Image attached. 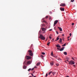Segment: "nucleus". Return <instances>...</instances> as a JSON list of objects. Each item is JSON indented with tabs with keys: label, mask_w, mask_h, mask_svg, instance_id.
<instances>
[{
	"label": "nucleus",
	"mask_w": 77,
	"mask_h": 77,
	"mask_svg": "<svg viewBox=\"0 0 77 77\" xmlns=\"http://www.w3.org/2000/svg\"><path fill=\"white\" fill-rule=\"evenodd\" d=\"M39 38H40L41 39H42V40H45V38L44 36H43L42 35H40V37H39Z\"/></svg>",
	"instance_id": "1"
},
{
	"label": "nucleus",
	"mask_w": 77,
	"mask_h": 77,
	"mask_svg": "<svg viewBox=\"0 0 77 77\" xmlns=\"http://www.w3.org/2000/svg\"><path fill=\"white\" fill-rule=\"evenodd\" d=\"M69 63V65H74L75 63V62L74 61L71 60Z\"/></svg>",
	"instance_id": "2"
},
{
	"label": "nucleus",
	"mask_w": 77,
	"mask_h": 77,
	"mask_svg": "<svg viewBox=\"0 0 77 77\" xmlns=\"http://www.w3.org/2000/svg\"><path fill=\"white\" fill-rule=\"evenodd\" d=\"M28 51L29 52L28 53L29 55H30V56H33V54L32 53V51L29 50Z\"/></svg>",
	"instance_id": "3"
},
{
	"label": "nucleus",
	"mask_w": 77,
	"mask_h": 77,
	"mask_svg": "<svg viewBox=\"0 0 77 77\" xmlns=\"http://www.w3.org/2000/svg\"><path fill=\"white\" fill-rule=\"evenodd\" d=\"M26 57L27 59L29 60L32 59V57L29 56H26Z\"/></svg>",
	"instance_id": "4"
},
{
	"label": "nucleus",
	"mask_w": 77,
	"mask_h": 77,
	"mask_svg": "<svg viewBox=\"0 0 77 77\" xmlns=\"http://www.w3.org/2000/svg\"><path fill=\"white\" fill-rule=\"evenodd\" d=\"M42 20H44V19H42V23H47V22H46V21L45 20H43V21H42Z\"/></svg>",
	"instance_id": "5"
},
{
	"label": "nucleus",
	"mask_w": 77,
	"mask_h": 77,
	"mask_svg": "<svg viewBox=\"0 0 77 77\" xmlns=\"http://www.w3.org/2000/svg\"><path fill=\"white\" fill-rule=\"evenodd\" d=\"M33 69H34V68H32V69L31 68H29L28 70V71H33Z\"/></svg>",
	"instance_id": "6"
},
{
	"label": "nucleus",
	"mask_w": 77,
	"mask_h": 77,
	"mask_svg": "<svg viewBox=\"0 0 77 77\" xmlns=\"http://www.w3.org/2000/svg\"><path fill=\"white\" fill-rule=\"evenodd\" d=\"M60 6H65V4L61 3L60 5Z\"/></svg>",
	"instance_id": "7"
},
{
	"label": "nucleus",
	"mask_w": 77,
	"mask_h": 77,
	"mask_svg": "<svg viewBox=\"0 0 77 77\" xmlns=\"http://www.w3.org/2000/svg\"><path fill=\"white\" fill-rule=\"evenodd\" d=\"M27 64L28 65L31 64V61H27Z\"/></svg>",
	"instance_id": "8"
},
{
	"label": "nucleus",
	"mask_w": 77,
	"mask_h": 77,
	"mask_svg": "<svg viewBox=\"0 0 77 77\" xmlns=\"http://www.w3.org/2000/svg\"><path fill=\"white\" fill-rule=\"evenodd\" d=\"M64 47H62L61 49H60V51H63V50H64Z\"/></svg>",
	"instance_id": "9"
},
{
	"label": "nucleus",
	"mask_w": 77,
	"mask_h": 77,
	"mask_svg": "<svg viewBox=\"0 0 77 77\" xmlns=\"http://www.w3.org/2000/svg\"><path fill=\"white\" fill-rule=\"evenodd\" d=\"M58 29H59L60 31V32H62V28H60V27H58Z\"/></svg>",
	"instance_id": "10"
},
{
	"label": "nucleus",
	"mask_w": 77,
	"mask_h": 77,
	"mask_svg": "<svg viewBox=\"0 0 77 77\" xmlns=\"http://www.w3.org/2000/svg\"><path fill=\"white\" fill-rule=\"evenodd\" d=\"M60 10L61 11H64V10H65V9L63 8H60Z\"/></svg>",
	"instance_id": "11"
},
{
	"label": "nucleus",
	"mask_w": 77,
	"mask_h": 77,
	"mask_svg": "<svg viewBox=\"0 0 77 77\" xmlns=\"http://www.w3.org/2000/svg\"><path fill=\"white\" fill-rule=\"evenodd\" d=\"M57 23H58V20H56L54 22V23L55 24H57Z\"/></svg>",
	"instance_id": "12"
},
{
	"label": "nucleus",
	"mask_w": 77,
	"mask_h": 77,
	"mask_svg": "<svg viewBox=\"0 0 77 77\" xmlns=\"http://www.w3.org/2000/svg\"><path fill=\"white\" fill-rule=\"evenodd\" d=\"M41 64V63L40 62H39L36 65V66H39V65H40Z\"/></svg>",
	"instance_id": "13"
},
{
	"label": "nucleus",
	"mask_w": 77,
	"mask_h": 77,
	"mask_svg": "<svg viewBox=\"0 0 77 77\" xmlns=\"http://www.w3.org/2000/svg\"><path fill=\"white\" fill-rule=\"evenodd\" d=\"M45 26V24L43 23L41 25V27H44Z\"/></svg>",
	"instance_id": "14"
},
{
	"label": "nucleus",
	"mask_w": 77,
	"mask_h": 77,
	"mask_svg": "<svg viewBox=\"0 0 77 77\" xmlns=\"http://www.w3.org/2000/svg\"><path fill=\"white\" fill-rule=\"evenodd\" d=\"M59 36H58L57 37V40H55V41H58V40H59Z\"/></svg>",
	"instance_id": "15"
},
{
	"label": "nucleus",
	"mask_w": 77,
	"mask_h": 77,
	"mask_svg": "<svg viewBox=\"0 0 77 77\" xmlns=\"http://www.w3.org/2000/svg\"><path fill=\"white\" fill-rule=\"evenodd\" d=\"M42 31H44V30H45V28H42Z\"/></svg>",
	"instance_id": "16"
},
{
	"label": "nucleus",
	"mask_w": 77,
	"mask_h": 77,
	"mask_svg": "<svg viewBox=\"0 0 77 77\" xmlns=\"http://www.w3.org/2000/svg\"><path fill=\"white\" fill-rule=\"evenodd\" d=\"M49 38H50V39H52V38H51V35H50L49 36Z\"/></svg>",
	"instance_id": "17"
},
{
	"label": "nucleus",
	"mask_w": 77,
	"mask_h": 77,
	"mask_svg": "<svg viewBox=\"0 0 77 77\" xmlns=\"http://www.w3.org/2000/svg\"><path fill=\"white\" fill-rule=\"evenodd\" d=\"M64 54L65 55H67V52H64Z\"/></svg>",
	"instance_id": "18"
},
{
	"label": "nucleus",
	"mask_w": 77,
	"mask_h": 77,
	"mask_svg": "<svg viewBox=\"0 0 77 77\" xmlns=\"http://www.w3.org/2000/svg\"><path fill=\"white\" fill-rule=\"evenodd\" d=\"M23 69H26V66L25 65L23 66Z\"/></svg>",
	"instance_id": "19"
},
{
	"label": "nucleus",
	"mask_w": 77,
	"mask_h": 77,
	"mask_svg": "<svg viewBox=\"0 0 77 77\" xmlns=\"http://www.w3.org/2000/svg\"><path fill=\"white\" fill-rule=\"evenodd\" d=\"M57 47H58L59 48H60V46L59 45H57L56 46Z\"/></svg>",
	"instance_id": "20"
},
{
	"label": "nucleus",
	"mask_w": 77,
	"mask_h": 77,
	"mask_svg": "<svg viewBox=\"0 0 77 77\" xmlns=\"http://www.w3.org/2000/svg\"><path fill=\"white\" fill-rule=\"evenodd\" d=\"M51 56H53V51L51 52Z\"/></svg>",
	"instance_id": "21"
},
{
	"label": "nucleus",
	"mask_w": 77,
	"mask_h": 77,
	"mask_svg": "<svg viewBox=\"0 0 77 77\" xmlns=\"http://www.w3.org/2000/svg\"><path fill=\"white\" fill-rule=\"evenodd\" d=\"M50 64L51 66H52L53 65V62L51 63Z\"/></svg>",
	"instance_id": "22"
},
{
	"label": "nucleus",
	"mask_w": 77,
	"mask_h": 77,
	"mask_svg": "<svg viewBox=\"0 0 77 77\" xmlns=\"http://www.w3.org/2000/svg\"><path fill=\"white\" fill-rule=\"evenodd\" d=\"M62 38H60V40H59L60 42H62Z\"/></svg>",
	"instance_id": "23"
},
{
	"label": "nucleus",
	"mask_w": 77,
	"mask_h": 77,
	"mask_svg": "<svg viewBox=\"0 0 77 77\" xmlns=\"http://www.w3.org/2000/svg\"><path fill=\"white\" fill-rule=\"evenodd\" d=\"M51 73H53V72H49V73H48V75H50V74H51Z\"/></svg>",
	"instance_id": "24"
},
{
	"label": "nucleus",
	"mask_w": 77,
	"mask_h": 77,
	"mask_svg": "<svg viewBox=\"0 0 77 77\" xmlns=\"http://www.w3.org/2000/svg\"><path fill=\"white\" fill-rule=\"evenodd\" d=\"M65 46H66V44H64L63 45H62V47H65Z\"/></svg>",
	"instance_id": "25"
},
{
	"label": "nucleus",
	"mask_w": 77,
	"mask_h": 77,
	"mask_svg": "<svg viewBox=\"0 0 77 77\" xmlns=\"http://www.w3.org/2000/svg\"><path fill=\"white\" fill-rule=\"evenodd\" d=\"M41 57H42V59H43V57H44V56L43 55H42L41 56Z\"/></svg>",
	"instance_id": "26"
},
{
	"label": "nucleus",
	"mask_w": 77,
	"mask_h": 77,
	"mask_svg": "<svg viewBox=\"0 0 77 77\" xmlns=\"http://www.w3.org/2000/svg\"><path fill=\"white\" fill-rule=\"evenodd\" d=\"M45 53L44 52H42V54H43V55H45Z\"/></svg>",
	"instance_id": "27"
},
{
	"label": "nucleus",
	"mask_w": 77,
	"mask_h": 77,
	"mask_svg": "<svg viewBox=\"0 0 77 77\" xmlns=\"http://www.w3.org/2000/svg\"><path fill=\"white\" fill-rule=\"evenodd\" d=\"M50 44V42H48L47 44V45H49Z\"/></svg>",
	"instance_id": "28"
},
{
	"label": "nucleus",
	"mask_w": 77,
	"mask_h": 77,
	"mask_svg": "<svg viewBox=\"0 0 77 77\" xmlns=\"http://www.w3.org/2000/svg\"><path fill=\"white\" fill-rule=\"evenodd\" d=\"M26 61L24 62L23 63V65H26Z\"/></svg>",
	"instance_id": "29"
},
{
	"label": "nucleus",
	"mask_w": 77,
	"mask_h": 77,
	"mask_svg": "<svg viewBox=\"0 0 77 77\" xmlns=\"http://www.w3.org/2000/svg\"><path fill=\"white\" fill-rule=\"evenodd\" d=\"M74 1V0H71V2H73Z\"/></svg>",
	"instance_id": "30"
},
{
	"label": "nucleus",
	"mask_w": 77,
	"mask_h": 77,
	"mask_svg": "<svg viewBox=\"0 0 77 77\" xmlns=\"http://www.w3.org/2000/svg\"><path fill=\"white\" fill-rule=\"evenodd\" d=\"M66 59L67 60H69V58L68 57L66 58Z\"/></svg>",
	"instance_id": "31"
},
{
	"label": "nucleus",
	"mask_w": 77,
	"mask_h": 77,
	"mask_svg": "<svg viewBox=\"0 0 77 77\" xmlns=\"http://www.w3.org/2000/svg\"><path fill=\"white\" fill-rule=\"evenodd\" d=\"M48 76V73H47L46 75V77H47Z\"/></svg>",
	"instance_id": "32"
},
{
	"label": "nucleus",
	"mask_w": 77,
	"mask_h": 77,
	"mask_svg": "<svg viewBox=\"0 0 77 77\" xmlns=\"http://www.w3.org/2000/svg\"><path fill=\"white\" fill-rule=\"evenodd\" d=\"M56 65L57 66H59V64H58V63H57V64H56Z\"/></svg>",
	"instance_id": "33"
},
{
	"label": "nucleus",
	"mask_w": 77,
	"mask_h": 77,
	"mask_svg": "<svg viewBox=\"0 0 77 77\" xmlns=\"http://www.w3.org/2000/svg\"><path fill=\"white\" fill-rule=\"evenodd\" d=\"M52 74H53V75H54V74H55V73H53L52 72Z\"/></svg>",
	"instance_id": "34"
},
{
	"label": "nucleus",
	"mask_w": 77,
	"mask_h": 77,
	"mask_svg": "<svg viewBox=\"0 0 77 77\" xmlns=\"http://www.w3.org/2000/svg\"><path fill=\"white\" fill-rule=\"evenodd\" d=\"M72 35V34H71V33H70L69 35L70 36H71Z\"/></svg>",
	"instance_id": "35"
},
{
	"label": "nucleus",
	"mask_w": 77,
	"mask_h": 77,
	"mask_svg": "<svg viewBox=\"0 0 77 77\" xmlns=\"http://www.w3.org/2000/svg\"><path fill=\"white\" fill-rule=\"evenodd\" d=\"M45 18H46V19H47V18H48V16H46Z\"/></svg>",
	"instance_id": "36"
},
{
	"label": "nucleus",
	"mask_w": 77,
	"mask_h": 77,
	"mask_svg": "<svg viewBox=\"0 0 77 77\" xmlns=\"http://www.w3.org/2000/svg\"><path fill=\"white\" fill-rule=\"evenodd\" d=\"M57 50H60V48H57Z\"/></svg>",
	"instance_id": "37"
},
{
	"label": "nucleus",
	"mask_w": 77,
	"mask_h": 77,
	"mask_svg": "<svg viewBox=\"0 0 77 77\" xmlns=\"http://www.w3.org/2000/svg\"><path fill=\"white\" fill-rule=\"evenodd\" d=\"M74 24V23H72V26H73Z\"/></svg>",
	"instance_id": "38"
},
{
	"label": "nucleus",
	"mask_w": 77,
	"mask_h": 77,
	"mask_svg": "<svg viewBox=\"0 0 77 77\" xmlns=\"http://www.w3.org/2000/svg\"><path fill=\"white\" fill-rule=\"evenodd\" d=\"M56 32L57 33V35H58V34H59V33H58V32L56 31Z\"/></svg>",
	"instance_id": "39"
},
{
	"label": "nucleus",
	"mask_w": 77,
	"mask_h": 77,
	"mask_svg": "<svg viewBox=\"0 0 77 77\" xmlns=\"http://www.w3.org/2000/svg\"><path fill=\"white\" fill-rule=\"evenodd\" d=\"M34 68H37V66H34Z\"/></svg>",
	"instance_id": "40"
},
{
	"label": "nucleus",
	"mask_w": 77,
	"mask_h": 77,
	"mask_svg": "<svg viewBox=\"0 0 77 77\" xmlns=\"http://www.w3.org/2000/svg\"><path fill=\"white\" fill-rule=\"evenodd\" d=\"M56 24H55L54 23V26H56Z\"/></svg>",
	"instance_id": "41"
},
{
	"label": "nucleus",
	"mask_w": 77,
	"mask_h": 77,
	"mask_svg": "<svg viewBox=\"0 0 77 77\" xmlns=\"http://www.w3.org/2000/svg\"><path fill=\"white\" fill-rule=\"evenodd\" d=\"M32 76V77H33V76H34V75H33V74L32 73L31 74Z\"/></svg>",
	"instance_id": "42"
},
{
	"label": "nucleus",
	"mask_w": 77,
	"mask_h": 77,
	"mask_svg": "<svg viewBox=\"0 0 77 77\" xmlns=\"http://www.w3.org/2000/svg\"><path fill=\"white\" fill-rule=\"evenodd\" d=\"M72 60H74V59L73 58V57H72Z\"/></svg>",
	"instance_id": "43"
},
{
	"label": "nucleus",
	"mask_w": 77,
	"mask_h": 77,
	"mask_svg": "<svg viewBox=\"0 0 77 77\" xmlns=\"http://www.w3.org/2000/svg\"><path fill=\"white\" fill-rule=\"evenodd\" d=\"M69 38H70V36H68V37H67V38H68V39H69Z\"/></svg>",
	"instance_id": "44"
},
{
	"label": "nucleus",
	"mask_w": 77,
	"mask_h": 77,
	"mask_svg": "<svg viewBox=\"0 0 77 77\" xmlns=\"http://www.w3.org/2000/svg\"><path fill=\"white\" fill-rule=\"evenodd\" d=\"M73 66H74V67H75V65H73Z\"/></svg>",
	"instance_id": "45"
},
{
	"label": "nucleus",
	"mask_w": 77,
	"mask_h": 77,
	"mask_svg": "<svg viewBox=\"0 0 77 77\" xmlns=\"http://www.w3.org/2000/svg\"><path fill=\"white\" fill-rule=\"evenodd\" d=\"M51 30H52V29H51L49 30V31H51Z\"/></svg>",
	"instance_id": "46"
},
{
	"label": "nucleus",
	"mask_w": 77,
	"mask_h": 77,
	"mask_svg": "<svg viewBox=\"0 0 77 77\" xmlns=\"http://www.w3.org/2000/svg\"><path fill=\"white\" fill-rule=\"evenodd\" d=\"M53 56L54 57H55V56Z\"/></svg>",
	"instance_id": "47"
},
{
	"label": "nucleus",
	"mask_w": 77,
	"mask_h": 77,
	"mask_svg": "<svg viewBox=\"0 0 77 77\" xmlns=\"http://www.w3.org/2000/svg\"><path fill=\"white\" fill-rule=\"evenodd\" d=\"M66 77H69V76H68V75H67Z\"/></svg>",
	"instance_id": "48"
},
{
	"label": "nucleus",
	"mask_w": 77,
	"mask_h": 77,
	"mask_svg": "<svg viewBox=\"0 0 77 77\" xmlns=\"http://www.w3.org/2000/svg\"><path fill=\"white\" fill-rule=\"evenodd\" d=\"M62 36H64V34H63Z\"/></svg>",
	"instance_id": "49"
},
{
	"label": "nucleus",
	"mask_w": 77,
	"mask_h": 77,
	"mask_svg": "<svg viewBox=\"0 0 77 77\" xmlns=\"http://www.w3.org/2000/svg\"><path fill=\"white\" fill-rule=\"evenodd\" d=\"M67 60V62H69L68 61V60Z\"/></svg>",
	"instance_id": "50"
},
{
	"label": "nucleus",
	"mask_w": 77,
	"mask_h": 77,
	"mask_svg": "<svg viewBox=\"0 0 77 77\" xmlns=\"http://www.w3.org/2000/svg\"><path fill=\"white\" fill-rule=\"evenodd\" d=\"M49 20H51V17H49Z\"/></svg>",
	"instance_id": "51"
},
{
	"label": "nucleus",
	"mask_w": 77,
	"mask_h": 77,
	"mask_svg": "<svg viewBox=\"0 0 77 77\" xmlns=\"http://www.w3.org/2000/svg\"><path fill=\"white\" fill-rule=\"evenodd\" d=\"M52 40V41H54V39L53 38V39Z\"/></svg>",
	"instance_id": "52"
},
{
	"label": "nucleus",
	"mask_w": 77,
	"mask_h": 77,
	"mask_svg": "<svg viewBox=\"0 0 77 77\" xmlns=\"http://www.w3.org/2000/svg\"><path fill=\"white\" fill-rule=\"evenodd\" d=\"M34 77H36V76H34Z\"/></svg>",
	"instance_id": "53"
},
{
	"label": "nucleus",
	"mask_w": 77,
	"mask_h": 77,
	"mask_svg": "<svg viewBox=\"0 0 77 77\" xmlns=\"http://www.w3.org/2000/svg\"><path fill=\"white\" fill-rule=\"evenodd\" d=\"M69 39H68V41H69Z\"/></svg>",
	"instance_id": "54"
},
{
	"label": "nucleus",
	"mask_w": 77,
	"mask_h": 77,
	"mask_svg": "<svg viewBox=\"0 0 77 77\" xmlns=\"http://www.w3.org/2000/svg\"><path fill=\"white\" fill-rule=\"evenodd\" d=\"M50 14H51V12H50Z\"/></svg>",
	"instance_id": "55"
},
{
	"label": "nucleus",
	"mask_w": 77,
	"mask_h": 77,
	"mask_svg": "<svg viewBox=\"0 0 77 77\" xmlns=\"http://www.w3.org/2000/svg\"><path fill=\"white\" fill-rule=\"evenodd\" d=\"M65 62H66V61H65Z\"/></svg>",
	"instance_id": "56"
},
{
	"label": "nucleus",
	"mask_w": 77,
	"mask_h": 77,
	"mask_svg": "<svg viewBox=\"0 0 77 77\" xmlns=\"http://www.w3.org/2000/svg\"><path fill=\"white\" fill-rule=\"evenodd\" d=\"M29 77H32V76H29Z\"/></svg>",
	"instance_id": "57"
}]
</instances>
